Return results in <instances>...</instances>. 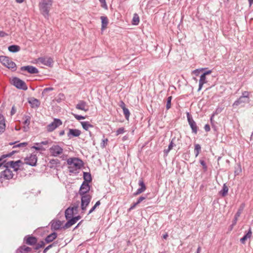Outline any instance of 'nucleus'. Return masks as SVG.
Here are the masks:
<instances>
[{"label":"nucleus","mask_w":253,"mask_h":253,"mask_svg":"<svg viewBox=\"0 0 253 253\" xmlns=\"http://www.w3.org/2000/svg\"><path fill=\"white\" fill-rule=\"evenodd\" d=\"M70 173H77L83 166L82 160L77 158H70L67 160Z\"/></svg>","instance_id":"obj_1"},{"label":"nucleus","mask_w":253,"mask_h":253,"mask_svg":"<svg viewBox=\"0 0 253 253\" xmlns=\"http://www.w3.org/2000/svg\"><path fill=\"white\" fill-rule=\"evenodd\" d=\"M52 0H42L39 3V9L41 13L45 18H48Z\"/></svg>","instance_id":"obj_2"},{"label":"nucleus","mask_w":253,"mask_h":253,"mask_svg":"<svg viewBox=\"0 0 253 253\" xmlns=\"http://www.w3.org/2000/svg\"><path fill=\"white\" fill-rule=\"evenodd\" d=\"M249 95L250 92L248 91H245L243 92L242 95L234 102L233 106H237L239 105L250 103Z\"/></svg>","instance_id":"obj_3"},{"label":"nucleus","mask_w":253,"mask_h":253,"mask_svg":"<svg viewBox=\"0 0 253 253\" xmlns=\"http://www.w3.org/2000/svg\"><path fill=\"white\" fill-rule=\"evenodd\" d=\"M13 175V171L5 164L4 168L0 173V180H9L12 178Z\"/></svg>","instance_id":"obj_4"},{"label":"nucleus","mask_w":253,"mask_h":253,"mask_svg":"<svg viewBox=\"0 0 253 253\" xmlns=\"http://www.w3.org/2000/svg\"><path fill=\"white\" fill-rule=\"evenodd\" d=\"M8 168L13 169V171H17L23 165V162L21 160H18L16 161H10L8 162L5 161V164Z\"/></svg>","instance_id":"obj_5"},{"label":"nucleus","mask_w":253,"mask_h":253,"mask_svg":"<svg viewBox=\"0 0 253 253\" xmlns=\"http://www.w3.org/2000/svg\"><path fill=\"white\" fill-rule=\"evenodd\" d=\"M0 61L3 65L9 69L13 70H15L16 69V64L8 57L0 56Z\"/></svg>","instance_id":"obj_6"},{"label":"nucleus","mask_w":253,"mask_h":253,"mask_svg":"<svg viewBox=\"0 0 253 253\" xmlns=\"http://www.w3.org/2000/svg\"><path fill=\"white\" fill-rule=\"evenodd\" d=\"M49 152L52 156L57 157L63 153V148L58 145H54L49 149Z\"/></svg>","instance_id":"obj_7"},{"label":"nucleus","mask_w":253,"mask_h":253,"mask_svg":"<svg viewBox=\"0 0 253 253\" xmlns=\"http://www.w3.org/2000/svg\"><path fill=\"white\" fill-rule=\"evenodd\" d=\"M37 62L39 64L51 67L52 65L53 61V59L49 57H43L39 58L37 59Z\"/></svg>","instance_id":"obj_8"},{"label":"nucleus","mask_w":253,"mask_h":253,"mask_svg":"<svg viewBox=\"0 0 253 253\" xmlns=\"http://www.w3.org/2000/svg\"><path fill=\"white\" fill-rule=\"evenodd\" d=\"M81 208L83 211L86 210L87 206L90 202L91 196L89 195H84L82 196Z\"/></svg>","instance_id":"obj_9"},{"label":"nucleus","mask_w":253,"mask_h":253,"mask_svg":"<svg viewBox=\"0 0 253 253\" xmlns=\"http://www.w3.org/2000/svg\"><path fill=\"white\" fill-rule=\"evenodd\" d=\"M12 83L14 86L18 88L26 90L27 87L25 83L17 78H14L12 79Z\"/></svg>","instance_id":"obj_10"},{"label":"nucleus","mask_w":253,"mask_h":253,"mask_svg":"<svg viewBox=\"0 0 253 253\" xmlns=\"http://www.w3.org/2000/svg\"><path fill=\"white\" fill-rule=\"evenodd\" d=\"M62 125V122L60 120L58 119H55L54 121L49 124L47 126V130L48 131H52L55 128Z\"/></svg>","instance_id":"obj_11"},{"label":"nucleus","mask_w":253,"mask_h":253,"mask_svg":"<svg viewBox=\"0 0 253 253\" xmlns=\"http://www.w3.org/2000/svg\"><path fill=\"white\" fill-rule=\"evenodd\" d=\"M25 163L31 166H35L37 162V157L36 154H32L29 157L25 159Z\"/></svg>","instance_id":"obj_12"},{"label":"nucleus","mask_w":253,"mask_h":253,"mask_svg":"<svg viewBox=\"0 0 253 253\" xmlns=\"http://www.w3.org/2000/svg\"><path fill=\"white\" fill-rule=\"evenodd\" d=\"M16 152V151H13L8 154L2 155L0 157V170L2 171L4 168L5 164V160L4 159L7 157H10Z\"/></svg>","instance_id":"obj_13"},{"label":"nucleus","mask_w":253,"mask_h":253,"mask_svg":"<svg viewBox=\"0 0 253 253\" xmlns=\"http://www.w3.org/2000/svg\"><path fill=\"white\" fill-rule=\"evenodd\" d=\"M245 206L244 204H241V206H240L237 212H236V213L235 215L234 218L232 221V224L231 225V230H232L233 227L236 224L238 217L240 216L241 214L242 213V212L245 208Z\"/></svg>","instance_id":"obj_14"},{"label":"nucleus","mask_w":253,"mask_h":253,"mask_svg":"<svg viewBox=\"0 0 253 253\" xmlns=\"http://www.w3.org/2000/svg\"><path fill=\"white\" fill-rule=\"evenodd\" d=\"M90 190V187L87 182H83L82 184L80 189V194L82 195H87L86 193Z\"/></svg>","instance_id":"obj_15"},{"label":"nucleus","mask_w":253,"mask_h":253,"mask_svg":"<svg viewBox=\"0 0 253 253\" xmlns=\"http://www.w3.org/2000/svg\"><path fill=\"white\" fill-rule=\"evenodd\" d=\"M21 71H26L30 74H37L39 72L37 68L32 66H23L21 68Z\"/></svg>","instance_id":"obj_16"},{"label":"nucleus","mask_w":253,"mask_h":253,"mask_svg":"<svg viewBox=\"0 0 253 253\" xmlns=\"http://www.w3.org/2000/svg\"><path fill=\"white\" fill-rule=\"evenodd\" d=\"M81 218L80 216H78L73 218H72L70 220L68 221L65 224L64 227L65 228H68L70 227L71 226L75 224L78 220H79Z\"/></svg>","instance_id":"obj_17"},{"label":"nucleus","mask_w":253,"mask_h":253,"mask_svg":"<svg viewBox=\"0 0 253 253\" xmlns=\"http://www.w3.org/2000/svg\"><path fill=\"white\" fill-rule=\"evenodd\" d=\"M76 109L78 110H83L84 112L88 111V108L86 105V103L83 101H80L76 106Z\"/></svg>","instance_id":"obj_18"},{"label":"nucleus","mask_w":253,"mask_h":253,"mask_svg":"<svg viewBox=\"0 0 253 253\" xmlns=\"http://www.w3.org/2000/svg\"><path fill=\"white\" fill-rule=\"evenodd\" d=\"M81 134V131L77 129H69V132L67 134L69 138L72 137H77Z\"/></svg>","instance_id":"obj_19"},{"label":"nucleus","mask_w":253,"mask_h":253,"mask_svg":"<svg viewBox=\"0 0 253 253\" xmlns=\"http://www.w3.org/2000/svg\"><path fill=\"white\" fill-rule=\"evenodd\" d=\"M5 120L4 117L0 114V134L2 133L5 129Z\"/></svg>","instance_id":"obj_20"},{"label":"nucleus","mask_w":253,"mask_h":253,"mask_svg":"<svg viewBox=\"0 0 253 253\" xmlns=\"http://www.w3.org/2000/svg\"><path fill=\"white\" fill-rule=\"evenodd\" d=\"M188 121L190 127L192 128V131L195 133H196L197 132V127L196 123L192 119L190 118L189 117H188Z\"/></svg>","instance_id":"obj_21"},{"label":"nucleus","mask_w":253,"mask_h":253,"mask_svg":"<svg viewBox=\"0 0 253 253\" xmlns=\"http://www.w3.org/2000/svg\"><path fill=\"white\" fill-rule=\"evenodd\" d=\"M23 119L24 120L23 124L25 125V126L23 127V130L27 131L29 129V125L30 124L31 118L29 116H26L24 117Z\"/></svg>","instance_id":"obj_22"},{"label":"nucleus","mask_w":253,"mask_h":253,"mask_svg":"<svg viewBox=\"0 0 253 253\" xmlns=\"http://www.w3.org/2000/svg\"><path fill=\"white\" fill-rule=\"evenodd\" d=\"M101 30H104L108 24V19L106 16H101Z\"/></svg>","instance_id":"obj_23"},{"label":"nucleus","mask_w":253,"mask_h":253,"mask_svg":"<svg viewBox=\"0 0 253 253\" xmlns=\"http://www.w3.org/2000/svg\"><path fill=\"white\" fill-rule=\"evenodd\" d=\"M207 80H206V76H205L204 75L202 74L201 76H200V80H199V88H198V91H200L202 87H203V85L207 83Z\"/></svg>","instance_id":"obj_24"},{"label":"nucleus","mask_w":253,"mask_h":253,"mask_svg":"<svg viewBox=\"0 0 253 253\" xmlns=\"http://www.w3.org/2000/svg\"><path fill=\"white\" fill-rule=\"evenodd\" d=\"M65 214L66 219H68L71 218L75 213L73 211V209L69 207L66 210Z\"/></svg>","instance_id":"obj_25"},{"label":"nucleus","mask_w":253,"mask_h":253,"mask_svg":"<svg viewBox=\"0 0 253 253\" xmlns=\"http://www.w3.org/2000/svg\"><path fill=\"white\" fill-rule=\"evenodd\" d=\"M26 239V244L29 245H33L35 244L37 241V239L35 237H28Z\"/></svg>","instance_id":"obj_26"},{"label":"nucleus","mask_w":253,"mask_h":253,"mask_svg":"<svg viewBox=\"0 0 253 253\" xmlns=\"http://www.w3.org/2000/svg\"><path fill=\"white\" fill-rule=\"evenodd\" d=\"M34 149L39 151L40 153L45 150V149L39 143H35L31 147V149Z\"/></svg>","instance_id":"obj_27"},{"label":"nucleus","mask_w":253,"mask_h":253,"mask_svg":"<svg viewBox=\"0 0 253 253\" xmlns=\"http://www.w3.org/2000/svg\"><path fill=\"white\" fill-rule=\"evenodd\" d=\"M29 103L31 105L32 107H38L40 105L39 101L35 98H31L29 101Z\"/></svg>","instance_id":"obj_28"},{"label":"nucleus","mask_w":253,"mask_h":253,"mask_svg":"<svg viewBox=\"0 0 253 253\" xmlns=\"http://www.w3.org/2000/svg\"><path fill=\"white\" fill-rule=\"evenodd\" d=\"M57 237V234L55 233H52L49 235L45 238V241L46 243H50L53 241Z\"/></svg>","instance_id":"obj_29"},{"label":"nucleus","mask_w":253,"mask_h":253,"mask_svg":"<svg viewBox=\"0 0 253 253\" xmlns=\"http://www.w3.org/2000/svg\"><path fill=\"white\" fill-rule=\"evenodd\" d=\"M81 124L83 127L86 130H88L90 128L93 127V126L88 122H82Z\"/></svg>","instance_id":"obj_30"},{"label":"nucleus","mask_w":253,"mask_h":253,"mask_svg":"<svg viewBox=\"0 0 253 253\" xmlns=\"http://www.w3.org/2000/svg\"><path fill=\"white\" fill-rule=\"evenodd\" d=\"M20 50V47L18 45H12L8 47V50L12 52H16Z\"/></svg>","instance_id":"obj_31"},{"label":"nucleus","mask_w":253,"mask_h":253,"mask_svg":"<svg viewBox=\"0 0 253 253\" xmlns=\"http://www.w3.org/2000/svg\"><path fill=\"white\" fill-rule=\"evenodd\" d=\"M228 191V188L225 184L223 186L222 190L219 192V193L223 196H225Z\"/></svg>","instance_id":"obj_32"},{"label":"nucleus","mask_w":253,"mask_h":253,"mask_svg":"<svg viewBox=\"0 0 253 253\" xmlns=\"http://www.w3.org/2000/svg\"><path fill=\"white\" fill-rule=\"evenodd\" d=\"M84 182H88L91 181V176L90 173L88 172H84Z\"/></svg>","instance_id":"obj_33"},{"label":"nucleus","mask_w":253,"mask_h":253,"mask_svg":"<svg viewBox=\"0 0 253 253\" xmlns=\"http://www.w3.org/2000/svg\"><path fill=\"white\" fill-rule=\"evenodd\" d=\"M201 149V147L200 145H199V144H196L195 145L194 153L195 154L196 157H197L199 155Z\"/></svg>","instance_id":"obj_34"},{"label":"nucleus","mask_w":253,"mask_h":253,"mask_svg":"<svg viewBox=\"0 0 253 253\" xmlns=\"http://www.w3.org/2000/svg\"><path fill=\"white\" fill-rule=\"evenodd\" d=\"M139 18L138 15L137 14H134L133 15V19H132V24L136 25L139 23Z\"/></svg>","instance_id":"obj_35"},{"label":"nucleus","mask_w":253,"mask_h":253,"mask_svg":"<svg viewBox=\"0 0 253 253\" xmlns=\"http://www.w3.org/2000/svg\"><path fill=\"white\" fill-rule=\"evenodd\" d=\"M61 225V224L60 221H55L52 223V227L56 230L59 229Z\"/></svg>","instance_id":"obj_36"},{"label":"nucleus","mask_w":253,"mask_h":253,"mask_svg":"<svg viewBox=\"0 0 253 253\" xmlns=\"http://www.w3.org/2000/svg\"><path fill=\"white\" fill-rule=\"evenodd\" d=\"M123 113L125 116L126 119L127 120H128L129 117L130 115V113H129L128 109H127L126 108L124 109H123Z\"/></svg>","instance_id":"obj_37"},{"label":"nucleus","mask_w":253,"mask_h":253,"mask_svg":"<svg viewBox=\"0 0 253 253\" xmlns=\"http://www.w3.org/2000/svg\"><path fill=\"white\" fill-rule=\"evenodd\" d=\"M172 99V96H169L167 101V105L166 108L168 110L171 107V101Z\"/></svg>","instance_id":"obj_38"},{"label":"nucleus","mask_w":253,"mask_h":253,"mask_svg":"<svg viewBox=\"0 0 253 253\" xmlns=\"http://www.w3.org/2000/svg\"><path fill=\"white\" fill-rule=\"evenodd\" d=\"M142 201V197L141 196L139 198L138 201L137 202L135 203L134 204L132 205L130 208H129V210L133 209L136 205H137L139 203H140Z\"/></svg>","instance_id":"obj_39"},{"label":"nucleus","mask_w":253,"mask_h":253,"mask_svg":"<svg viewBox=\"0 0 253 253\" xmlns=\"http://www.w3.org/2000/svg\"><path fill=\"white\" fill-rule=\"evenodd\" d=\"M31 248L28 247H26L25 246H23L22 247H21L20 249H19V250H20V252H23V251L24 252H29L31 251Z\"/></svg>","instance_id":"obj_40"},{"label":"nucleus","mask_w":253,"mask_h":253,"mask_svg":"<svg viewBox=\"0 0 253 253\" xmlns=\"http://www.w3.org/2000/svg\"><path fill=\"white\" fill-rule=\"evenodd\" d=\"M139 185L140 186V188H139L137 192L136 193H134V195H136L139 193H141L142 192V180H139Z\"/></svg>","instance_id":"obj_41"},{"label":"nucleus","mask_w":253,"mask_h":253,"mask_svg":"<svg viewBox=\"0 0 253 253\" xmlns=\"http://www.w3.org/2000/svg\"><path fill=\"white\" fill-rule=\"evenodd\" d=\"M242 172V168L241 166L239 165L238 166L237 169L235 170V174L236 175H239Z\"/></svg>","instance_id":"obj_42"},{"label":"nucleus","mask_w":253,"mask_h":253,"mask_svg":"<svg viewBox=\"0 0 253 253\" xmlns=\"http://www.w3.org/2000/svg\"><path fill=\"white\" fill-rule=\"evenodd\" d=\"M100 203L99 201H97L96 204L94 205V206L89 210V212L88 213V214L91 213L92 212H93L95 209H96V208L99 205H100Z\"/></svg>","instance_id":"obj_43"},{"label":"nucleus","mask_w":253,"mask_h":253,"mask_svg":"<svg viewBox=\"0 0 253 253\" xmlns=\"http://www.w3.org/2000/svg\"><path fill=\"white\" fill-rule=\"evenodd\" d=\"M28 145V143L27 142H22L19 143L16 145H14L13 146V148H17V147H26Z\"/></svg>","instance_id":"obj_44"},{"label":"nucleus","mask_w":253,"mask_h":253,"mask_svg":"<svg viewBox=\"0 0 253 253\" xmlns=\"http://www.w3.org/2000/svg\"><path fill=\"white\" fill-rule=\"evenodd\" d=\"M204 70V68L196 69V70L193 71L192 73L197 76L199 75L200 72L201 71H203Z\"/></svg>","instance_id":"obj_45"},{"label":"nucleus","mask_w":253,"mask_h":253,"mask_svg":"<svg viewBox=\"0 0 253 253\" xmlns=\"http://www.w3.org/2000/svg\"><path fill=\"white\" fill-rule=\"evenodd\" d=\"M252 235V231L251 228H249L248 233L245 235V237L248 239H250Z\"/></svg>","instance_id":"obj_46"},{"label":"nucleus","mask_w":253,"mask_h":253,"mask_svg":"<svg viewBox=\"0 0 253 253\" xmlns=\"http://www.w3.org/2000/svg\"><path fill=\"white\" fill-rule=\"evenodd\" d=\"M79 203H78V204L76 205H74L73 207H70L71 209H73V211H74V212L75 213V214H77V212H78V209L79 208Z\"/></svg>","instance_id":"obj_47"},{"label":"nucleus","mask_w":253,"mask_h":253,"mask_svg":"<svg viewBox=\"0 0 253 253\" xmlns=\"http://www.w3.org/2000/svg\"><path fill=\"white\" fill-rule=\"evenodd\" d=\"M99 0L102 3V5H101L102 7L106 9H107L108 7H107V5L105 0Z\"/></svg>","instance_id":"obj_48"},{"label":"nucleus","mask_w":253,"mask_h":253,"mask_svg":"<svg viewBox=\"0 0 253 253\" xmlns=\"http://www.w3.org/2000/svg\"><path fill=\"white\" fill-rule=\"evenodd\" d=\"M73 115L74 116V117L78 120H81L85 119V117L82 116L78 115L75 114H73Z\"/></svg>","instance_id":"obj_49"},{"label":"nucleus","mask_w":253,"mask_h":253,"mask_svg":"<svg viewBox=\"0 0 253 253\" xmlns=\"http://www.w3.org/2000/svg\"><path fill=\"white\" fill-rule=\"evenodd\" d=\"M124 132V128L123 127L119 128L116 131V135H118Z\"/></svg>","instance_id":"obj_50"},{"label":"nucleus","mask_w":253,"mask_h":253,"mask_svg":"<svg viewBox=\"0 0 253 253\" xmlns=\"http://www.w3.org/2000/svg\"><path fill=\"white\" fill-rule=\"evenodd\" d=\"M108 139L105 138L102 140V143L101 144V146L102 147L104 148L106 146V145L108 142Z\"/></svg>","instance_id":"obj_51"},{"label":"nucleus","mask_w":253,"mask_h":253,"mask_svg":"<svg viewBox=\"0 0 253 253\" xmlns=\"http://www.w3.org/2000/svg\"><path fill=\"white\" fill-rule=\"evenodd\" d=\"M119 105L123 110L126 108L125 103L122 101L119 102Z\"/></svg>","instance_id":"obj_52"},{"label":"nucleus","mask_w":253,"mask_h":253,"mask_svg":"<svg viewBox=\"0 0 253 253\" xmlns=\"http://www.w3.org/2000/svg\"><path fill=\"white\" fill-rule=\"evenodd\" d=\"M173 141H174V139H172V140H171L169 145V147L168 148H169V150H171L172 149V148L174 146V144H173Z\"/></svg>","instance_id":"obj_53"},{"label":"nucleus","mask_w":253,"mask_h":253,"mask_svg":"<svg viewBox=\"0 0 253 253\" xmlns=\"http://www.w3.org/2000/svg\"><path fill=\"white\" fill-rule=\"evenodd\" d=\"M200 162L201 164L202 165V166L203 167V168L205 170H206L207 169V166L206 165L205 162L203 160H200Z\"/></svg>","instance_id":"obj_54"},{"label":"nucleus","mask_w":253,"mask_h":253,"mask_svg":"<svg viewBox=\"0 0 253 253\" xmlns=\"http://www.w3.org/2000/svg\"><path fill=\"white\" fill-rule=\"evenodd\" d=\"M7 34L3 31H0V37H4L7 36Z\"/></svg>","instance_id":"obj_55"},{"label":"nucleus","mask_w":253,"mask_h":253,"mask_svg":"<svg viewBox=\"0 0 253 253\" xmlns=\"http://www.w3.org/2000/svg\"><path fill=\"white\" fill-rule=\"evenodd\" d=\"M16 112V109L14 107H12V109H11V115H14Z\"/></svg>","instance_id":"obj_56"},{"label":"nucleus","mask_w":253,"mask_h":253,"mask_svg":"<svg viewBox=\"0 0 253 253\" xmlns=\"http://www.w3.org/2000/svg\"><path fill=\"white\" fill-rule=\"evenodd\" d=\"M204 128H205V130L206 131H209L210 130V126L209 125H205V127H204Z\"/></svg>","instance_id":"obj_57"},{"label":"nucleus","mask_w":253,"mask_h":253,"mask_svg":"<svg viewBox=\"0 0 253 253\" xmlns=\"http://www.w3.org/2000/svg\"><path fill=\"white\" fill-rule=\"evenodd\" d=\"M247 240V238L245 237V236H244L243 238H242L240 239V241L242 243L244 244L246 240Z\"/></svg>","instance_id":"obj_58"},{"label":"nucleus","mask_w":253,"mask_h":253,"mask_svg":"<svg viewBox=\"0 0 253 253\" xmlns=\"http://www.w3.org/2000/svg\"><path fill=\"white\" fill-rule=\"evenodd\" d=\"M52 245H50L49 246H48L47 247H46L44 250H43V253H46L50 248H51L52 247Z\"/></svg>","instance_id":"obj_59"},{"label":"nucleus","mask_w":253,"mask_h":253,"mask_svg":"<svg viewBox=\"0 0 253 253\" xmlns=\"http://www.w3.org/2000/svg\"><path fill=\"white\" fill-rule=\"evenodd\" d=\"M42 146H43V145H46L48 144V141H42L40 143H39Z\"/></svg>","instance_id":"obj_60"},{"label":"nucleus","mask_w":253,"mask_h":253,"mask_svg":"<svg viewBox=\"0 0 253 253\" xmlns=\"http://www.w3.org/2000/svg\"><path fill=\"white\" fill-rule=\"evenodd\" d=\"M211 73V70H209V71H207L205 72L203 74L206 76V75H210Z\"/></svg>","instance_id":"obj_61"},{"label":"nucleus","mask_w":253,"mask_h":253,"mask_svg":"<svg viewBox=\"0 0 253 253\" xmlns=\"http://www.w3.org/2000/svg\"><path fill=\"white\" fill-rule=\"evenodd\" d=\"M53 88L52 87H48L44 89L43 91L44 92H47L48 91L52 90Z\"/></svg>","instance_id":"obj_62"},{"label":"nucleus","mask_w":253,"mask_h":253,"mask_svg":"<svg viewBox=\"0 0 253 253\" xmlns=\"http://www.w3.org/2000/svg\"><path fill=\"white\" fill-rule=\"evenodd\" d=\"M170 150H169V148H168L167 149H165V150H164V153H165L166 155H168V154L169 153V152Z\"/></svg>","instance_id":"obj_63"},{"label":"nucleus","mask_w":253,"mask_h":253,"mask_svg":"<svg viewBox=\"0 0 253 253\" xmlns=\"http://www.w3.org/2000/svg\"><path fill=\"white\" fill-rule=\"evenodd\" d=\"M168 237V234L167 233H166L165 234L163 235V238L164 239H166Z\"/></svg>","instance_id":"obj_64"}]
</instances>
